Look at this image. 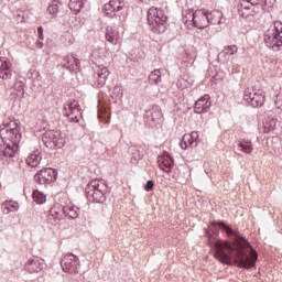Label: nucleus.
<instances>
[{"instance_id": "obj_1", "label": "nucleus", "mask_w": 282, "mask_h": 282, "mask_svg": "<svg viewBox=\"0 0 282 282\" xmlns=\"http://www.w3.org/2000/svg\"><path fill=\"white\" fill-rule=\"evenodd\" d=\"M213 226H219L228 237H234L235 239L234 243L224 242L207 231L209 243L215 252V259L220 263H226V265H232L234 263L237 268H245L246 270L254 268V263H257V251L250 246V242L224 223H212L209 230L215 232Z\"/></svg>"}, {"instance_id": "obj_2", "label": "nucleus", "mask_w": 282, "mask_h": 282, "mask_svg": "<svg viewBox=\"0 0 282 282\" xmlns=\"http://www.w3.org/2000/svg\"><path fill=\"white\" fill-rule=\"evenodd\" d=\"M21 142V130L17 121L7 119L0 126V153L14 156L19 144Z\"/></svg>"}, {"instance_id": "obj_3", "label": "nucleus", "mask_w": 282, "mask_h": 282, "mask_svg": "<svg viewBox=\"0 0 282 282\" xmlns=\"http://www.w3.org/2000/svg\"><path fill=\"white\" fill-rule=\"evenodd\" d=\"M166 20L164 11L152 7L148 11V24L154 34H164L166 32Z\"/></svg>"}, {"instance_id": "obj_4", "label": "nucleus", "mask_w": 282, "mask_h": 282, "mask_svg": "<svg viewBox=\"0 0 282 282\" xmlns=\"http://www.w3.org/2000/svg\"><path fill=\"white\" fill-rule=\"evenodd\" d=\"M264 43L274 52L282 47V23L275 22L264 33Z\"/></svg>"}, {"instance_id": "obj_5", "label": "nucleus", "mask_w": 282, "mask_h": 282, "mask_svg": "<svg viewBox=\"0 0 282 282\" xmlns=\"http://www.w3.org/2000/svg\"><path fill=\"white\" fill-rule=\"evenodd\" d=\"M87 196L93 202L100 204L105 202V195L107 194V184L101 180H93L89 182L86 188Z\"/></svg>"}, {"instance_id": "obj_6", "label": "nucleus", "mask_w": 282, "mask_h": 282, "mask_svg": "<svg viewBox=\"0 0 282 282\" xmlns=\"http://www.w3.org/2000/svg\"><path fill=\"white\" fill-rule=\"evenodd\" d=\"M61 267L67 274H78L80 270V259L73 253H67L62 258Z\"/></svg>"}, {"instance_id": "obj_7", "label": "nucleus", "mask_w": 282, "mask_h": 282, "mask_svg": "<svg viewBox=\"0 0 282 282\" xmlns=\"http://www.w3.org/2000/svg\"><path fill=\"white\" fill-rule=\"evenodd\" d=\"M243 99L246 102L251 105V107H263L265 102V95H263V90L259 88L247 89L243 94Z\"/></svg>"}, {"instance_id": "obj_8", "label": "nucleus", "mask_w": 282, "mask_h": 282, "mask_svg": "<svg viewBox=\"0 0 282 282\" xmlns=\"http://www.w3.org/2000/svg\"><path fill=\"white\" fill-rule=\"evenodd\" d=\"M56 175H57L56 170L52 167H47L37 172L34 175V181L36 182V184L47 185L56 181Z\"/></svg>"}, {"instance_id": "obj_9", "label": "nucleus", "mask_w": 282, "mask_h": 282, "mask_svg": "<svg viewBox=\"0 0 282 282\" xmlns=\"http://www.w3.org/2000/svg\"><path fill=\"white\" fill-rule=\"evenodd\" d=\"M107 78H109V68L97 65L95 68V86L101 88L104 85H107Z\"/></svg>"}, {"instance_id": "obj_10", "label": "nucleus", "mask_w": 282, "mask_h": 282, "mask_svg": "<svg viewBox=\"0 0 282 282\" xmlns=\"http://www.w3.org/2000/svg\"><path fill=\"white\" fill-rule=\"evenodd\" d=\"M44 269L45 260H43L42 258H34L32 260H29L24 265V270L30 274H39V272H42Z\"/></svg>"}, {"instance_id": "obj_11", "label": "nucleus", "mask_w": 282, "mask_h": 282, "mask_svg": "<svg viewBox=\"0 0 282 282\" xmlns=\"http://www.w3.org/2000/svg\"><path fill=\"white\" fill-rule=\"evenodd\" d=\"M65 213H67V209L61 204L55 205L47 215V221L48 224L56 225L58 224L59 219L65 217Z\"/></svg>"}, {"instance_id": "obj_12", "label": "nucleus", "mask_w": 282, "mask_h": 282, "mask_svg": "<svg viewBox=\"0 0 282 282\" xmlns=\"http://www.w3.org/2000/svg\"><path fill=\"white\" fill-rule=\"evenodd\" d=\"M213 102L210 101V96L204 95L203 97L198 98L194 105L195 113H208L210 111V107Z\"/></svg>"}, {"instance_id": "obj_13", "label": "nucleus", "mask_w": 282, "mask_h": 282, "mask_svg": "<svg viewBox=\"0 0 282 282\" xmlns=\"http://www.w3.org/2000/svg\"><path fill=\"white\" fill-rule=\"evenodd\" d=\"M12 78V62L8 57H0V80Z\"/></svg>"}, {"instance_id": "obj_14", "label": "nucleus", "mask_w": 282, "mask_h": 282, "mask_svg": "<svg viewBox=\"0 0 282 282\" xmlns=\"http://www.w3.org/2000/svg\"><path fill=\"white\" fill-rule=\"evenodd\" d=\"M193 23L195 28H197L198 30H204V28H208L209 25L208 11L196 10Z\"/></svg>"}, {"instance_id": "obj_15", "label": "nucleus", "mask_w": 282, "mask_h": 282, "mask_svg": "<svg viewBox=\"0 0 282 282\" xmlns=\"http://www.w3.org/2000/svg\"><path fill=\"white\" fill-rule=\"evenodd\" d=\"M43 142L45 144H55V147H63V137L59 131L48 130L43 135Z\"/></svg>"}, {"instance_id": "obj_16", "label": "nucleus", "mask_w": 282, "mask_h": 282, "mask_svg": "<svg viewBox=\"0 0 282 282\" xmlns=\"http://www.w3.org/2000/svg\"><path fill=\"white\" fill-rule=\"evenodd\" d=\"M254 6H259V2L252 0H240L238 9L240 17L248 19V17H250V11Z\"/></svg>"}, {"instance_id": "obj_17", "label": "nucleus", "mask_w": 282, "mask_h": 282, "mask_svg": "<svg viewBox=\"0 0 282 282\" xmlns=\"http://www.w3.org/2000/svg\"><path fill=\"white\" fill-rule=\"evenodd\" d=\"M158 162L161 171L164 173H171V170L173 169V159L169 152H164L162 155H160Z\"/></svg>"}, {"instance_id": "obj_18", "label": "nucleus", "mask_w": 282, "mask_h": 282, "mask_svg": "<svg viewBox=\"0 0 282 282\" xmlns=\"http://www.w3.org/2000/svg\"><path fill=\"white\" fill-rule=\"evenodd\" d=\"M64 116L69 118V116H76L80 113V106L78 105V101L72 100L68 101L64 105V110H63Z\"/></svg>"}, {"instance_id": "obj_19", "label": "nucleus", "mask_w": 282, "mask_h": 282, "mask_svg": "<svg viewBox=\"0 0 282 282\" xmlns=\"http://www.w3.org/2000/svg\"><path fill=\"white\" fill-rule=\"evenodd\" d=\"M197 140H199V133L197 131L184 134L181 141V149L186 150L188 147H193Z\"/></svg>"}, {"instance_id": "obj_20", "label": "nucleus", "mask_w": 282, "mask_h": 282, "mask_svg": "<svg viewBox=\"0 0 282 282\" xmlns=\"http://www.w3.org/2000/svg\"><path fill=\"white\" fill-rule=\"evenodd\" d=\"M107 54H109L107 52V48L97 47V48L93 50L90 56H91L93 61H95V63H105V61H107Z\"/></svg>"}, {"instance_id": "obj_21", "label": "nucleus", "mask_w": 282, "mask_h": 282, "mask_svg": "<svg viewBox=\"0 0 282 282\" xmlns=\"http://www.w3.org/2000/svg\"><path fill=\"white\" fill-rule=\"evenodd\" d=\"M42 160H43V158L41 156V152H39V150H36L29 154V156L26 158V164H28V166H31V169H36V166H39V164H41Z\"/></svg>"}, {"instance_id": "obj_22", "label": "nucleus", "mask_w": 282, "mask_h": 282, "mask_svg": "<svg viewBox=\"0 0 282 282\" xmlns=\"http://www.w3.org/2000/svg\"><path fill=\"white\" fill-rule=\"evenodd\" d=\"M208 21L212 25H221V23H224V13L219 10H214L208 13Z\"/></svg>"}, {"instance_id": "obj_23", "label": "nucleus", "mask_w": 282, "mask_h": 282, "mask_svg": "<svg viewBox=\"0 0 282 282\" xmlns=\"http://www.w3.org/2000/svg\"><path fill=\"white\" fill-rule=\"evenodd\" d=\"M106 41L111 43V45H116L120 41V32L117 29L108 28L106 30Z\"/></svg>"}, {"instance_id": "obj_24", "label": "nucleus", "mask_w": 282, "mask_h": 282, "mask_svg": "<svg viewBox=\"0 0 282 282\" xmlns=\"http://www.w3.org/2000/svg\"><path fill=\"white\" fill-rule=\"evenodd\" d=\"M17 210H19V203L17 202L9 200L2 204L3 215H10V213H14Z\"/></svg>"}, {"instance_id": "obj_25", "label": "nucleus", "mask_w": 282, "mask_h": 282, "mask_svg": "<svg viewBox=\"0 0 282 282\" xmlns=\"http://www.w3.org/2000/svg\"><path fill=\"white\" fill-rule=\"evenodd\" d=\"M65 67L66 69H69L70 72H74L75 69H78V61L74 55H67L65 58Z\"/></svg>"}, {"instance_id": "obj_26", "label": "nucleus", "mask_w": 282, "mask_h": 282, "mask_svg": "<svg viewBox=\"0 0 282 282\" xmlns=\"http://www.w3.org/2000/svg\"><path fill=\"white\" fill-rule=\"evenodd\" d=\"M237 52H239V48L237 47V45H227L219 53V57L226 58V56H234V54H237Z\"/></svg>"}, {"instance_id": "obj_27", "label": "nucleus", "mask_w": 282, "mask_h": 282, "mask_svg": "<svg viewBox=\"0 0 282 282\" xmlns=\"http://www.w3.org/2000/svg\"><path fill=\"white\" fill-rule=\"evenodd\" d=\"M276 129V119L268 117L263 121V131L264 133H270Z\"/></svg>"}, {"instance_id": "obj_28", "label": "nucleus", "mask_w": 282, "mask_h": 282, "mask_svg": "<svg viewBox=\"0 0 282 282\" xmlns=\"http://www.w3.org/2000/svg\"><path fill=\"white\" fill-rule=\"evenodd\" d=\"M32 197H33V202L35 204H45V202H47V196H45L43 194V192L39 191V189H34L32 193Z\"/></svg>"}, {"instance_id": "obj_29", "label": "nucleus", "mask_w": 282, "mask_h": 282, "mask_svg": "<svg viewBox=\"0 0 282 282\" xmlns=\"http://www.w3.org/2000/svg\"><path fill=\"white\" fill-rule=\"evenodd\" d=\"M150 83L160 85L162 83V69H154L149 76Z\"/></svg>"}, {"instance_id": "obj_30", "label": "nucleus", "mask_w": 282, "mask_h": 282, "mask_svg": "<svg viewBox=\"0 0 282 282\" xmlns=\"http://www.w3.org/2000/svg\"><path fill=\"white\" fill-rule=\"evenodd\" d=\"M162 110L160 108H154L151 112V120L154 122V124H160L162 122Z\"/></svg>"}, {"instance_id": "obj_31", "label": "nucleus", "mask_w": 282, "mask_h": 282, "mask_svg": "<svg viewBox=\"0 0 282 282\" xmlns=\"http://www.w3.org/2000/svg\"><path fill=\"white\" fill-rule=\"evenodd\" d=\"M85 1L87 0H70L69 8L73 10V12H78L79 10H83V6H85Z\"/></svg>"}, {"instance_id": "obj_32", "label": "nucleus", "mask_w": 282, "mask_h": 282, "mask_svg": "<svg viewBox=\"0 0 282 282\" xmlns=\"http://www.w3.org/2000/svg\"><path fill=\"white\" fill-rule=\"evenodd\" d=\"M113 100H122V86H115L111 91Z\"/></svg>"}, {"instance_id": "obj_33", "label": "nucleus", "mask_w": 282, "mask_h": 282, "mask_svg": "<svg viewBox=\"0 0 282 282\" xmlns=\"http://www.w3.org/2000/svg\"><path fill=\"white\" fill-rule=\"evenodd\" d=\"M238 147L242 153H252V142L250 141H241Z\"/></svg>"}, {"instance_id": "obj_34", "label": "nucleus", "mask_w": 282, "mask_h": 282, "mask_svg": "<svg viewBox=\"0 0 282 282\" xmlns=\"http://www.w3.org/2000/svg\"><path fill=\"white\" fill-rule=\"evenodd\" d=\"M110 4V7L112 8V10L116 12H120V10H122L123 8V4H122V1L120 0H110L108 2Z\"/></svg>"}, {"instance_id": "obj_35", "label": "nucleus", "mask_w": 282, "mask_h": 282, "mask_svg": "<svg viewBox=\"0 0 282 282\" xmlns=\"http://www.w3.org/2000/svg\"><path fill=\"white\" fill-rule=\"evenodd\" d=\"M64 210H66V213H64V217H69L70 219H76V217H78V213L69 206L64 207Z\"/></svg>"}, {"instance_id": "obj_36", "label": "nucleus", "mask_w": 282, "mask_h": 282, "mask_svg": "<svg viewBox=\"0 0 282 282\" xmlns=\"http://www.w3.org/2000/svg\"><path fill=\"white\" fill-rule=\"evenodd\" d=\"M183 15H184V19H186V23H188V21H194L195 11H193L192 9H188L184 11Z\"/></svg>"}, {"instance_id": "obj_37", "label": "nucleus", "mask_w": 282, "mask_h": 282, "mask_svg": "<svg viewBox=\"0 0 282 282\" xmlns=\"http://www.w3.org/2000/svg\"><path fill=\"white\" fill-rule=\"evenodd\" d=\"M113 12H116V11L113 10V8L109 3H106L104 6V14H105V17H112Z\"/></svg>"}, {"instance_id": "obj_38", "label": "nucleus", "mask_w": 282, "mask_h": 282, "mask_svg": "<svg viewBox=\"0 0 282 282\" xmlns=\"http://www.w3.org/2000/svg\"><path fill=\"white\" fill-rule=\"evenodd\" d=\"M47 12H50L51 14H57L58 12V4L56 3V1L52 2L48 8H47Z\"/></svg>"}, {"instance_id": "obj_39", "label": "nucleus", "mask_w": 282, "mask_h": 282, "mask_svg": "<svg viewBox=\"0 0 282 282\" xmlns=\"http://www.w3.org/2000/svg\"><path fill=\"white\" fill-rule=\"evenodd\" d=\"M37 34H39L40 41H44L45 40V35H43V26H39L37 28Z\"/></svg>"}, {"instance_id": "obj_40", "label": "nucleus", "mask_w": 282, "mask_h": 282, "mask_svg": "<svg viewBox=\"0 0 282 282\" xmlns=\"http://www.w3.org/2000/svg\"><path fill=\"white\" fill-rule=\"evenodd\" d=\"M147 193L153 191V181H148L145 185Z\"/></svg>"}, {"instance_id": "obj_41", "label": "nucleus", "mask_w": 282, "mask_h": 282, "mask_svg": "<svg viewBox=\"0 0 282 282\" xmlns=\"http://www.w3.org/2000/svg\"><path fill=\"white\" fill-rule=\"evenodd\" d=\"M186 55H187V63H195V55H192L188 53H186Z\"/></svg>"}, {"instance_id": "obj_42", "label": "nucleus", "mask_w": 282, "mask_h": 282, "mask_svg": "<svg viewBox=\"0 0 282 282\" xmlns=\"http://www.w3.org/2000/svg\"><path fill=\"white\" fill-rule=\"evenodd\" d=\"M131 163H132V164H138V159L132 158V159H131Z\"/></svg>"}, {"instance_id": "obj_43", "label": "nucleus", "mask_w": 282, "mask_h": 282, "mask_svg": "<svg viewBox=\"0 0 282 282\" xmlns=\"http://www.w3.org/2000/svg\"><path fill=\"white\" fill-rule=\"evenodd\" d=\"M37 47H40V50H43V42H39Z\"/></svg>"}, {"instance_id": "obj_44", "label": "nucleus", "mask_w": 282, "mask_h": 282, "mask_svg": "<svg viewBox=\"0 0 282 282\" xmlns=\"http://www.w3.org/2000/svg\"><path fill=\"white\" fill-rule=\"evenodd\" d=\"M193 86V82L188 83V87Z\"/></svg>"}, {"instance_id": "obj_45", "label": "nucleus", "mask_w": 282, "mask_h": 282, "mask_svg": "<svg viewBox=\"0 0 282 282\" xmlns=\"http://www.w3.org/2000/svg\"><path fill=\"white\" fill-rule=\"evenodd\" d=\"M184 87H188V85H185Z\"/></svg>"}, {"instance_id": "obj_46", "label": "nucleus", "mask_w": 282, "mask_h": 282, "mask_svg": "<svg viewBox=\"0 0 282 282\" xmlns=\"http://www.w3.org/2000/svg\"><path fill=\"white\" fill-rule=\"evenodd\" d=\"M0 188H1V184H0Z\"/></svg>"}]
</instances>
